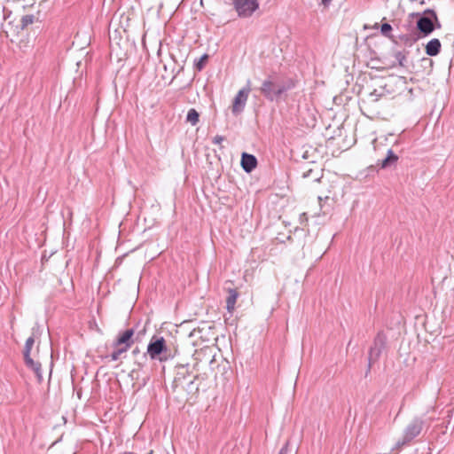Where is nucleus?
<instances>
[{
  "mask_svg": "<svg viewBox=\"0 0 454 454\" xmlns=\"http://www.w3.org/2000/svg\"><path fill=\"white\" fill-rule=\"evenodd\" d=\"M286 90L285 86L278 85L270 80H265L261 87L263 96L270 101H273Z\"/></svg>",
  "mask_w": 454,
  "mask_h": 454,
  "instance_id": "20e7f679",
  "label": "nucleus"
},
{
  "mask_svg": "<svg viewBox=\"0 0 454 454\" xmlns=\"http://www.w3.org/2000/svg\"><path fill=\"white\" fill-rule=\"evenodd\" d=\"M152 360L165 362L170 358L169 350L163 337L153 335L150 340L146 352L143 354L142 358L146 360V356Z\"/></svg>",
  "mask_w": 454,
  "mask_h": 454,
  "instance_id": "f03ea898",
  "label": "nucleus"
},
{
  "mask_svg": "<svg viewBox=\"0 0 454 454\" xmlns=\"http://www.w3.org/2000/svg\"><path fill=\"white\" fill-rule=\"evenodd\" d=\"M137 365H138L139 367H141V366L143 365V363H142V362H137Z\"/></svg>",
  "mask_w": 454,
  "mask_h": 454,
  "instance_id": "bb28decb",
  "label": "nucleus"
},
{
  "mask_svg": "<svg viewBox=\"0 0 454 454\" xmlns=\"http://www.w3.org/2000/svg\"><path fill=\"white\" fill-rule=\"evenodd\" d=\"M384 337L381 336L380 334H378L377 337L374 339L373 346L370 348L369 351V367L372 365V363L376 362L379 359L384 348Z\"/></svg>",
  "mask_w": 454,
  "mask_h": 454,
  "instance_id": "423d86ee",
  "label": "nucleus"
},
{
  "mask_svg": "<svg viewBox=\"0 0 454 454\" xmlns=\"http://www.w3.org/2000/svg\"><path fill=\"white\" fill-rule=\"evenodd\" d=\"M241 167L247 173L252 172L257 166V159L254 155L243 153L241 155Z\"/></svg>",
  "mask_w": 454,
  "mask_h": 454,
  "instance_id": "1a4fd4ad",
  "label": "nucleus"
},
{
  "mask_svg": "<svg viewBox=\"0 0 454 454\" xmlns=\"http://www.w3.org/2000/svg\"><path fill=\"white\" fill-rule=\"evenodd\" d=\"M412 16H417V17H420V16H427V17H431L432 19L434 20V21L438 22V17H437V14L436 12L432 10V9H427L423 12L422 14L419 13V12H416V13H412L411 14Z\"/></svg>",
  "mask_w": 454,
  "mask_h": 454,
  "instance_id": "dca6fc26",
  "label": "nucleus"
},
{
  "mask_svg": "<svg viewBox=\"0 0 454 454\" xmlns=\"http://www.w3.org/2000/svg\"><path fill=\"white\" fill-rule=\"evenodd\" d=\"M249 86L241 89L234 98L233 104L231 106V112L234 115H238L243 112L248 95L250 92Z\"/></svg>",
  "mask_w": 454,
  "mask_h": 454,
  "instance_id": "39448f33",
  "label": "nucleus"
},
{
  "mask_svg": "<svg viewBox=\"0 0 454 454\" xmlns=\"http://www.w3.org/2000/svg\"><path fill=\"white\" fill-rule=\"evenodd\" d=\"M140 353V349L138 347H136L133 350H132V355L133 356H137L138 354Z\"/></svg>",
  "mask_w": 454,
  "mask_h": 454,
  "instance_id": "b1692460",
  "label": "nucleus"
},
{
  "mask_svg": "<svg viewBox=\"0 0 454 454\" xmlns=\"http://www.w3.org/2000/svg\"><path fill=\"white\" fill-rule=\"evenodd\" d=\"M24 360L25 364L27 367L32 369L38 377H41V364L37 362H35L31 357L30 355H24Z\"/></svg>",
  "mask_w": 454,
  "mask_h": 454,
  "instance_id": "f8f14e48",
  "label": "nucleus"
},
{
  "mask_svg": "<svg viewBox=\"0 0 454 454\" xmlns=\"http://www.w3.org/2000/svg\"><path fill=\"white\" fill-rule=\"evenodd\" d=\"M186 121L192 126H195L200 121V114L194 108H191L186 115Z\"/></svg>",
  "mask_w": 454,
  "mask_h": 454,
  "instance_id": "ddd939ff",
  "label": "nucleus"
},
{
  "mask_svg": "<svg viewBox=\"0 0 454 454\" xmlns=\"http://www.w3.org/2000/svg\"><path fill=\"white\" fill-rule=\"evenodd\" d=\"M434 20L427 16H420L417 20V28L425 36L429 35L434 29Z\"/></svg>",
  "mask_w": 454,
  "mask_h": 454,
  "instance_id": "0eeeda50",
  "label": "nucleus"
},
{
  "mask_svg": "<svg viewBox=\"0 0 454 454\" xmlns=\"http://www.w3.org/2000/svg\"><path fill=\"white\" fill-rule=\"evenodd\" d=\"M391 30H392V27L388 23H384L381 25L380 31L384 36L390 38L391 37V35H390Z\"/></svg>",
  "mask_w": 454,
  "mask_h": 454,
  "instance_id": "6ab92c4d",
  "label": "nucleus"
},
{
  "mask_svg": "<svg viewBox=\"0 0 454 454\" xmlns=\"http://www.w3.org/2000/svg\"><path fill=\"white\" fill-rule=\"evenodd\" d=\"M434 23L435 28H440L441 27V24H440L439 21L438 22L434 21Z\"/></svg>",
  "mask_w": 454,
  "mask_h": 454,
  "instance_id": "393cba45",
  "label": "nucleus"
},
{
  "mask_svg": "<svg viewBox=\"0 0 454 454\" xmlns=\"http://www.w3.org/2000/svg\"><path fill=\"white\" fill-rule=\"evenodd\" d=\"M135 331L133 328L127 329L118 334L116 339L114 340L113 352L106 357L110 361H117L121 358L122 355L125 354L134 344Z\"/></svg>",
  "mask_w": 454,
  "mask_h": 454,
  "instance_id": "f257e3e1",
  "label": "nucleus"
},
{
  "mask_svg": "<svg viewBox=\"0 0 454 454\" xmlns=\"http://www.w3.org/2000/svg\"><path fill=\"white\" fill-rule=\"evenodd\" d=\"M312 172H313V170H312V169H309L308 171H306V172H304V173L302 174V177L307 178V177L310 176V175L312 174Z\"/></svg>",
  "mask_w": 454,
  "mask_h": 454,
  "instance_id": "5701e85b",
  "label": "nucleus"
},
{
  "mask_svg": "<svg viewBox=\"0 0 454 454\" xmlns=\"http://www.w3.org/2000/svg\"><path fill=\"white\" fill-rule=\"evenodd\" d=\"M395 59L398 62V66L402 67H406L407 56L406 52L403 51H397L394 53Z\"/></svg>",
  "mask_w": 454,
  "mask_h": 454,
  "instance_id": "2eb2a0df",
  "label": "nucleus"
},
{
  "mask_svg": "<svg viewBox=\"0 0 454 454\" xmlns=\"http://www.w3.org/2000/svg\"><path fill=\"white\" fill-rule=\"evenodd\" d=\"M234 10L240 18H249L259 8L258 0H231Z\"/></svg>",
  "mask_w": 454,
  "mask_h": 454,
  "instance_id": "7ed1b4c3",
  "label": "nucleus"
},
{
  "mask_svg": "<svg viewBox=\"0 0 454 454\" xmlns=\"http://www.w3.org/2000/svg\"><path fill=\"white\" fill-rule=\"evenodd\" d=\"M420 434V427H407L403 440H399L395 443V447L392 450H398Z\"/></svg>",
  "mask_w": 454,
  "mask_h": 454,
  "instance_id": "6e6552de",
  "label": "nucleus"
},
{
  "mask_svg": "<svg viewBox=\"0 0 454 454\" xmlns=\"http://www.w3.org/2000/svg\"><path fill=\"white\" fill-rule=\"evenodd\" d=\"M207 59V55H204L200 58V61L198 62L197 66L199 69H201L203 67L204 61Z\"/></svg>",
  "mask_w": 454,
  "mask_h": 454,
  "instance_id": "4be33fe9",
  "label": "nucleus"
},
{
  "mask_svg": "<svg viewBox=\"0 0 454 454\" xmlns=\"http://www.w3.org/2000/svg\"><path fill=\"white\" fill-rule=\"evenodd\" d=\"M223 140H224V137H223V136L216 135V136L213 138V144H215V145H220Z\"/></svg>",
  "mask_w": 454,
  "mask_h": 454,
  "instance_id": "412c9836",
  "label": "nucleus"
},
{
  "mask_svg": "<svg viewBox=\"0 0 454 454\" xmlns=\"http://www.w3.org/2000/svg\"><path fill=\"white\" fill-rule=\"evenodd\" d=\"M289 451V442H286V444L280 449L278 454H288Z\"/></svg>",
  "mask_w": 454,
  "mask_h": 454,
  "instance_id": "aec40b11",
  "label": "nucleus"
},
{
  "mask_svg": "<svg viewBox=\"0 0 454 454\" xmlns=\"http://www.w3.org/2000/svg\"><path fill=\"white\" fill-rule=\"evenodd\" d=\"M441 42L437 38H434L430 40L426 45V53L428 56H436L440 53L441 51Z\"/></svg>",
  "mask_w": 454,
  "mask_h": 454,
  "instance_id": "9d476101",
  "label": "nucleus"
},
{
  "mask_svg": "<svg viewBox=\"0 0 454 454\" xmlns=\"http://www.w3.org/2000/svg\"><path fill=\"white\" fill-rule=\"evenodd\" d=\"M398 157L394 153L392 150L387 151V157L381 161V168H385L391 163L397 161Z\"/></svg>",
  "mask_w": 454,
  "mask_h": 454,
  "instance_id": "4468645a",
  "label": "nucleus"
},
{
  "mask_svg": "<svg viewBox=\"0 0 454 454\" xmlns=\"http://www.w3.org/2000/svg\"><path fill=\"white\" fill-rule=\"evenodd\" d=\"M34 343H35V339L33 336H30L29 338L27 339L23 355H27V356L30 355V352H31Z\"/></svg>",
  "mask_w": 454,
  "mask_h": 454,
  "instance_id": "f3484780",
  "label": "nucleus"
},
{
  "mask_svg": "<svg viewBox=\"0 0 454 454\" xmlns=\"http://www.w3.org/2000/svg\"><path fill=\"white\" fill-rule=\"evenodd\" d=\"M34 22L33 15H25L20 20L21 28L27 27L28 25H31Z\"/></svg>",
  "mask_w": 454,
  "mask_h": 454,
  "instance_id": "a211bd4d",
  "label": "nucleus"
},
{
  "mask_svg": "<svg viewBox=\"0 0 454 454\" xmlns=\"http://www.w3.org/2000/svg\"><path fill=\"white\" fill-rule=\"evenodd\" d=\"M330 2H331V0H322V4L324 5H327Z\"/></svg>",
  "mask_w": 454,
  "mask_h": 454,
  "instance_id": "a878e982",
  "label": "nucleus"
},
{
  "mask_svg": "<svg viewBox=\"0 0 454 454\" xmlns=\"http://www.w3.org/2000/svg\"><path fill=\"white\" fill-rule=\"evenodd\" d=\"M239 297V293L235 289L228 290V296L226 298V309L229 312H232L235 309V304Z\"/></svg>",
  "mask_w": 454,
  "mask_h": 454,
  "instance_id": "9b49d317",
  "label": "nucleus"
},
{
  "mask_svg": "<svg viewBox=\"0 0 454 454\" xmlns=\"http://www.w3.org/2000/svg\"><path fill=\"white\" fill-rule=\"evenodd\" d=\"M410 2H415L416 0H409Z\"/></svg>",
  "mask_w": 454,
  "mask_h": 454,
  "instance_id": "cd10ccee",
  "label": "nucleus"
}]
</instances>
